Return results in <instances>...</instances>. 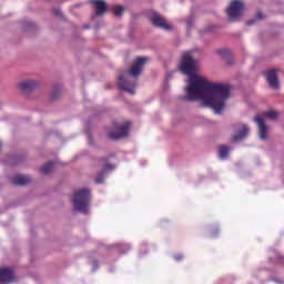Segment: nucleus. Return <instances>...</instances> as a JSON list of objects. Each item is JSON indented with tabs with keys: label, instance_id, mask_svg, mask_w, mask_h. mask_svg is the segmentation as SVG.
I'll return each instance as SVG.
<instances>
[{
	"label": "nucleus",
	"instance_id": "0eeeda50",
	"mask_svg": "<svg viewBox=\"0 0 284 284\" xmlns=\"http://www.w3.org/2000/svg\"><path fill=\"white\" fill-rule=\"evenodd\" d=\"M233 132L235 134L231 136V142L239 143L247 138V134H250V126L243 123H235L233 124Z\"/></svg>",
	"mask_w": 284,
	"mask_h": 284
},
{
	"label": "nucleus",
	"instance_id": "473e14b6",
	"mask_svg": "<svg viewBox=\"0 0 284 284\" xmlns=\"http://www.w3.org/2000/svg\"><path fill=\"white\" fill-rule=\"evenodd\" d=\"M93 265H94V267L97 268L98 262H97V261H94V262H93Z\"/></svg>",
	"mask_w": 284,
	"mask_h": 284
},
{
	"label": "nucleus",
	"instance_id": "72a5a7b5",
	"mask_svg": "<svg viewBox=\"0 0 284 284\" xmlns=\"http://www.w3.org/2000/svg\"><path fill=\"white\" fill-rule=\"evenodd\" d=\"M0 150H1V142H0Z\"/></svg>",
	"mask_w": 284,
	"mask_h": 284
},
{
	"label": "nucleus",
	"instance_id": "7ed1b4c3",
	"mask_svg": "<svg viewBox=\"0 0 284 284\" xmlns=\"http://www.w3.org/2000/svg\"><path fill=\"white\" fill-rule=\"evenodd\" d=\"M92 200V193L90 189H80L73 193V210L81 214H88L90 212V201Z\"/></svg>",
	"mask_w": 284,
	"mask_h": 284
},
{
	"label": "nucleus",
	"instance_id": "5701e85b",
	"mask_svg": "<svg viewBox=\"0 0 284 284\" xmlns=\"http://www.w3.org/2000/svg\"><path fill=\"white\" fill-rule=\"evenodd\" d=\"M216 234H219V227L213 226L210 229V237L214 239L216 236Z\"/></svg>",
	"mask_w": 284,
	"mask_h": 284
},
{
	"label": "nucleus",
	"instance_id": "9d476101",
	"mask_svg": "<svg viewBox=\"0 0 284 284\" xmlns=\"http://www.w3.org/2000/svg\"><path fill=\"white\" fill-rule=\"evenodd\" d=\"M93 6L95 17H103L108 12V2L105 0H90Z\"/></svg>",
	"mask_w": 284,
	"mask_h": 284
},
{
	"label": "nucleus",
	"instance_id": "1a4fd4ad",
	"mask_svg": "<svg viewBox=\"0 0 284 284\" xmlns=\"http://www.w3.org/2000/svg\"><path fill=\"white\" fill-rule=\"evenodd\" d=\"M151 22L155 28H160L161 30H172V26L168 23L165 18L161 17V14L156 12H153Z\"/></svg>",
	"mask_w": 284,
	"mask_h": 284
},
{
	"label": "nucleus",
	"instance_id": "9b49d317",
	"mask_svg": "<svg viewBox=\"0 0 284 284\" xmlns=\"http://www.w3.org/2000/svg\"><path fill=\"white\" fill-rule=\"evenodd\" d=\"M14 271L10 268H0V283H13Z\"/></svg>",
	"mask_w": 284,
	"mask_h": 284
},
{
	"label": "nucleus",
	"instance_id": "6ab92c4d",
	"mask_svg": "<svg viewBox=\"0 0 284 284\" xmlns=\"http://www.w3.org/2000/svg\"><path fill=\"white\" fill-rule=\"evenodd\" d=\"M219 57H222V59H227L230 57V50L227 49H220L217 50Z\"/></svg>",
	"mask_w": 284,
	"mask_h": 284
},
{
	"label": "nucleus",
	"instance_id": "2eb2a0df",
	"mask_svg": "<svg viewBox=\"0 0 284 284\" xmlns=\"http://www.w3.org/2000/svg\"><path fill=\"white\" fill-rule=\"evenodd\" d=\"M62 94V87L60 84H55L52 88L51 94H50V101H59L61 99Z\"/></svg>",
	"mask_w": 284,
	"mask_h": 284
},
{
	"label": "nucleus",
	"instance_id": "b1692460",
	"mask_svg": "<svg viewBox=\"0 0 284 284\" xmlns=\"http://www.w3.org/2000/svg\"><path fill=\"white\" fill-rule=\"evenodd\" d=\"M23 158L21 156V155H14L13 158H12V161L13 162H11V165H19V161H21Z\"/></svg>",
	"mask_w": 284,
	"mask_h": 284
},
{
	"label": "nucleus",
	"instance_id": "7c9ffc66",
	"mask_svg": "<svg viewBox=\"0 0 284 284\" xmlns=\"http://www.w3.org/2000/svg\"><path fill=\"white\" fill-rule=\"evenodd\" d=\"M54 14H57L58 17H61V10L54 9Z\"/></svg>",
	"mask_w": 284,
	"mask_h": 284
},
{
	"label": "nucleus",
	"instance_id": "dca6fc26",
	"mask_svg": "<svg viewBox=\"0 0 284 284\" xmlns=\"http://www.w3.org/2000/svg\"><path fill=\"white\" fill-rule=\"evenodd\" d=\"M230 150H232V148H230L227 145H220L219 146L220 159H227V156H230Z\"/></svg>",
	"mask_w": 284,
	"mask_h": 284
},
{
	"label": "nucleus",
	"instance_id": "393cba45",
	"mask_svg": "<svg viewBox=\"0 0 284 284\" xmlns=\"http://www.w3.org/2000/svg\"><path fill=\"white\" fill-rule=\"evenodd\" d=\"M216 27H214V26H209V27H206L205 29H204V32H214V29H215Z\"/></svg>",
	"mask_w": 284,
	"mask_h": 284
},
{
	"label": "nucleus",
	"instance_id": "a878e982",
	"mask_svg": "<svg viewBox=\"0 0 284 284\" xmlns=\"http://www.w3.org/2000/svg\"><path fill=\"white\" fill-rule=\"evenodd\" d=\"M175 261H183V254L178 253L174 255Z\"/></svg>",
	"mask_w": 284,
	"mask_h": 284
},
{
	"label": "nucleus",
	"instance_id": "f8f14e48",
	"mask_svg": "<svg viewBox=\"0 0 284 284\" xmlns=\"http://www.w3.org/2000/svg\"><path fill=\"white\" fill-rule=\"evenodd\" d=\"M254 121L260 128V139L265 141L267 139V126L265 125V121L261 116H255Z\"/></svg>",
	"mask_w": 284,
	"mask_h": 284
},
{
	"label": "nucleus",
	"instance_id": "bb28decb",
	"mask_svg": "<svg viewBox=\"0 0 284 284\" xmlns=\"http://www.w3.org/2000/svg\"><path fill=\"white\" fill-rule=\"evenodd\" d=\"M121 248L123 250L122 254H125L130 250L129 245H121Z\"/></svg>",
	"mask_w": 284,
	"mask_h": 284
},
{
	"label": "nucleus",
	"instance_id": "aec40b11",
	"mask_svg": "<svg viewBox=\"0 0 284 284\" xmlns=\"http://www.w3.org/2000/svg\"><path fill=\"white\" fill-rule=\"evenodd\" d=\"M194 19H195L194 12H191L190 18L186 20V26L189 30L190 28H192V26H194Z\"/></svg>",
	"mask_w": 284,
	"mask_h": 284
},
{
	"label": "nucleus",
	"instance_id": "2f4dec72",
	"mask_svg": "<svg viewBox=\"0 0 284 284\" xmlns=\"http://www.w3.org/2000/svg\"><path fill=\"white\" fill-rule=\"evenodd\" d=\"M92 135L91 134H89V143L92 145Z\"/></svg>",
	"mask_w": 284,
	"mask_h": 284
},
{
	"label": "nucleus",
	"instance_id": "ddd939ff",
	"mask_svg": "<svg viewBox=\"0 0 284 284\" xmlns=\"http://www.w3.org/2000/svg\"><path fill=\"white\" fill-rule=\"evenodd\" d=\"M39 85V82L36 80H27L19 84L20 90L22 92H32V90H37V87Z\"/></svg>",
	"mask_w": 284,
	"mask_h": 284
},
{
	"label": "nucleus",
	"instance_id": "f257e3e1",
	"mask_svg": "<svg viewBox=\"0 0 284 284\" xmlns=\"http://www.w3.org/2000/svg\"><path fill=\"white\" fill-rule=\"evenodd\" d=\"M179 70L182 74L190 77L185 101H203V106L211 108L216 114L225 110V101L230 99L232 87L225 83L209 82L201 75H196V60L192 51L182 54Z\"/></svg>",
	"mask_w": 284,
	"mask_h": 284
},
{
	"label": "nucleus",
	"instance_id": "f03ea898",
	"mask_svg": "<svg viewBox=\"0 0 284 284\" xmlns=\"http://www.w3.org/2000/svg\"><path fill=\"white\" fill-rule=\"evenodd\" d=\"M148 58L139 57L133 62L130 70L124 72V75L119 77V88L129 94H136L134 90L136 88V78L143 72V65H145Z\"/></svg>",
	"mask_w": 284,
	"mask_h": 284
},
{
	"label": "nucleus",
	"instance_id": "6e6552de",
	"mask_svg": "<svg viewBox=\"0 0 284 284\" xmlns=\"http://www.w3.org/2000/svg\"><path fill=\"white\" fill-rule=\"evenodd\" d=\"M277 72H281V69H271L266 71V81L270 88H272L273 90H278V88H281Z\"/></svg>",
	"mask_w": 284,
	"mask_h": 284
},
{
	"label": "nucleus",
	"instance_id": "20e7f679",
	"mask_svg": "<svg viewBox=\"0 0 284 284\" xmlns=\"http://www.w3.org/2000/svg\"><path fill=\"white\" fill-rule=\"evenodd\" d=\"M112 156L114 155H106V156L99 158L97 160L99 164L101 163L104 164L95 175L97 185H103V183H105V176H108V173L114 171V168H115L114 164L109 162L110 159H112Z\"/></svg>",
	"mask_w": 284,
	"mask_h": 284
},
{
	"label": "nucleus",
	"instance_id": "f3484780",
	"mask_svg": "<svg viewBox=\"0 0 284 284\" xmlns=\"http://www.w3.org/2000/svg\"><path fill=\"white\" fill-rule=\"evenodd\" d=\"M112 10H113V14H115V17H123V12H125V8L121 4L113 6Z\"/></svg>",
	"mask_w": 284,
	"mask_h": 284
},
{
	"label": "nucleus",
	"instance_id": "39448f33",
	"mask_svg": "<svg viewBox=\"0 0 284 284\" xmlns=\"http://www.w3.org/2000/svg\"><path fill=\"white\" fill-rule=\"evenodd\" d=\"M132 124L130 122H124L119 124L118 122H113L111 130L108 132L109 138L112 141H119V139H125L130 133V126Z\"/></svg>",
	"mask_w": 284,
	"mask_h": 284
},
{
	"label": "nucleus",
	"instance_id": "4be33fe9",
	"mask_svg": "<svg viewBox=\"0 0 284 284\" xmlns=\"http://www.w3.org/2000/svg\"><path fill=\"white\" fill-rule=\"evenodd\" d=\"M267 119H272V121H275V119H278V112L276 111H270L267 114H266Z\"/></svg>",
	"mask_w": 284,
	"mask_h": 284
},
{
	"label": "nucleus",
	"instance_id": "423d86ee",
	"mask_svg": "<svg viewBox=\"0 0 284 284\" xmlns=\"http://www.w3.org/2000/svg\"><path fill=\"white\" fill-rule=\"evenodd\" d=\"M245 10V4L241 0H233L230 7L226 9L227 17L232 19V21H236V19L243 16V11Z\"/></svg>",
	"mask_w": 284,
	"mask_h": 284
},
{
	"label": "nucleus",
	"instance_id": "a211bd4d",
	"mask_svg": "<svg viewBox=\"0 0 284 284\" xmlns=\"http://www.w3.org/2000/svg\"><path fill=\"white\" fill-rule=\"evenodd\" d=\"M53 168H54V162H49L40 169V172H42V174H50Z\"/></svg>",
	"mask_w": 284,
	"mask_h": 284
},
{
	"label": "nucleus",
	"instance_id": "cd10ccee",
	"mask_svg": "<svg viewBox=\"0 0 284 284\" xmlns=\"http://www.w3.org/2000/svg\"><path fill=\"white\" fill-rule=\"evenodd\" d=\"M256 23V19L248 20L246 26H254Z\"/></svg>",
	"mask_w": 284,
	"mask_h": 284
},
{
	"label": "nucleus",
	"instance_id": "c85d7f7f",
	"mask_svg": "<svg viewBox=\"0 0 284 284\" xmlns=\"http://www.w3.org/2000/svg\"><path fill=\"white\" fill-rule=\"evenodd\" d=\"M256 19H257V20L264 19L263 12L258 11V12L256 13Z\"/></svg>",
	"mask_w": 284,
	"mask_h": 284
},
{
	"label": "nucleus",
	"instance_id": "4468645a",
	"mask_svg": "<svg viewBox=\"0 0 284 284\" xmlns=\"http://www.w3.org/2000/svg\"><path fill=\"white\" fill-rule=\"evenodd\" d=\"M32 181L30 175H16L11 179L12 185H28Z\"/></svg>",
	"mask_w": 284,
	"mask_h": 284
},
{
	"label": "nucleus",
	"instance_id": "412c9836",
	"mask_svg": "<svg viewBox=\"0 0 284 284\" xmlns=\"http://www.w3.org/2000/svg\"><path fill=\"white\" fill-rule=\"evenodd\" d=\"M271 263H282L284 265V256L277 255L275 258L271 257L270 258Z\"/></svg>",
	"mask_w": 284,
	"mask_h": 284
},
{
	"label": "nucleus",
	"instance_id": "c756f323",
	"mask_svg": "<svg viewBox=\"0 0 284 284\" xmlns=\"http://www.w3.org/2000/svg\"><path fill=\"white\" fill-rule=\"evenodd\" d=\"M272 281H274V283H278V284H283V280H278V278H272Z\"/></svg>",
	"mask_w": 284,
	"mask_h": 284
}]
</instances>
